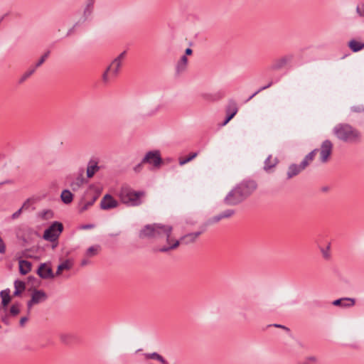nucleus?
<instances>
[{"label": "nucleus", "mask_w": 364, "mask_h": 364, "mask_svg": "<svg viewBox=\"0 0 364 364\" xmlns=\"http://www.w3.org/2000/svg\"><path fill=\"white\" fill-rule=\"evenodd\" d=\"M173 232V227L168 225L161 223H154L146 225L139 232L141 238H154L161 235L162 233L166 236V243L168 245L169 241L173 242V246L177 245L176 241L171 239V234Z\"/></svg>", "instance_id": "f257e3e1"}, {"label": "nucleus", "mask_w": 364, "mask_h": 364, "mask_svg": "<svg viewBox=\"0 0 364 364\" xmlns=\"http://www.w3.org/2000/svg\"><path fill=\"white\" fill-rule=\"evenodd\" d=\"M336 137L348 143H358L361 140L360 132L348 124H340L333 129Z\"/></svg>", "instance_id": "f03ea898"}, {"label": "nucleus", "mask_w": 364, "mask_h": 364, "mask_svg": "<svg viewBox=\"0 0 364 364\" xmlns=\"http://www.w3.org/2000/svg\"><path fill=\"white\" fill-rule=\"evenodd\" d=\"M145 194L144 191H135L129 187H122L119 196L123 203L128 205L137 206L141 204V198Z\"/></svg>", "instance_id": "7ed1b4c3"}, {"label": "nucleus", "mask_w": 364, "mask_h": 364, "mask_svg": "<svg viewBox=\"0 0 364 364\" xmlns=\"http://www.w3.org/2000/svg\"><path fill=\"white\" fill-rule=\"evenodd\" d=\"M63 230L61 223L54 222L43 234V238L46 240L52 242L51 247L53 249L57 247V240Z\"/></svg>", "instance_id": "20e7f679"}, {"label": "nucleus", "mask_w": 364, "mask_h": 364, "mask_svg": "<svg viewBox=\"0 0 364 364\" xmlns=\"http://www.w3.org/2000/svg\"><path fill=\"white\" fill-rule=\"evenodd\" d=\"M202 231H198L196 232L188 233L183 236H181L179 239H176L173 236V234H171V239L173 241L177 242V245L173 247V242L169 241L168 245L166 248H163L161 250H168L171 249L177 248L179 245H188L191 244H193L196 242L198 237L201 235Z\"/></svg>", "instance_id": "39448f33"}, {"label": "nucleus", "mask_w": 364, "mask_h": 364, "mask_svg": "<svg viewBox=\"0 0 364 364\" xmlns=\"http://www.w3.org/2000/svg\"><path fill=\"white\" fill-rule=\"evenodd\" d=\"M142 163L149 164L154 168H158L162 164V159L161 157L160 151L156 150L147 152L142 159Z\"/></svg>", "instance_id": "423d86ee"}, {"label": "nucleus", "mask_w": 364, "mask_h": 364, "mask_svg": "<svg viewBox=\"0 0 364 364\" xmlns=\"http://www.w3.org/2000/svg\"><path fill=\"white\" fill-rule=\"evenodd\" d=\"M245 198V196L242 193L241 190L237 186L232 189L225 197V202L228 205H234L242 202Z\"/></svg>", "instance_id": "0eeeda50"}, {"label": "nucleus", "mask_w": 364, "mask_h": 364, "mask_svg": "<svg viewBox=\"0 0 364 364\" xmlns=\"http://www.w3.org/2000/svg\"><path fill=\"white\" fill-rule=\"evenodd\" d=\"M121 65L122 63H120V62L117 60H113L102 75L103 81L105 82H107L109 81V75H110V76L112 77H117L119 72Z\"/></svg>", "instance_id": "6e6552de"}, {"label": "nucleus", "mask_w": 364, "mask_h": 364, "mask_svg": "<svg viewBox=\"0 0 364 364\" xmlns=\"http://www.w3.org/2000/svg\"><path fill=\"white\" fill-rule=\"evenodd\" d=\"M47 298L48 296L44 291L34 289L31 295V299L30 301H28L27 304L28 313L30 312L33 305L43 302L46 301Z\"/></svg>", "instance_id": "1a4fd4ad"}, {"label": "nucleus", "mask_w": 364, "mask_h": 364, "mask_svg": "<svg viewBox=\"0 0 364 364\" xmlns=\"http://www.w3.org/2000/svg\"><path fill=\"white\" fill-rule=\"evenodd\" d=\"M333 150V144L330 140H325L321 145L320 148V159L322 163L328 161Z\"/></svg>", "instance_id": "9d476101"}, {"label": "nucleus", "mask_w": 364, "mask_h": 364, "mask_svg": "<svg viewBox=\"0 0 364 364\" xmlns=\"http://www.w3.org/2000/svg\"><path fill=\"white\" fill-rule=\"evenodd\" d=\"M119 203L113 196L106 194L100 201V208L102 210H110L118 207Z\"/></svg>", "instance_id": "9b49d317"}, {"label": "nucleus", "mask_w": 364, "mask_h": 364, "mask_svg": "<svg viewBox=\"0 0 364 364\" xmlns=\"http://www.w3.org/2000/svg\"><path fill=\"white\" fill-rule=\"evenodd\" d=\"M238 111L237 105L235 102L230 100L228 102V105H227L225 108V112L227 114V117L224 122L223 123V126L226 125L228 122L233 118V117L237 114Z\"/></svg>", "instance_id": "f8f14e48"}, {"label": "nucleus", "mask_w": 364, "mask_h": 364, "mask_svg": "<svg viewBox=\"0 0 364 364\" xmlns=\"http://www.w3.org/2000/svg\"><path fill=\"white\" fill-rule=\"evenodd\" d=\"M237 187L241 190L243 196L247 198L257 188V183L252 181H247L239 185Z\"/></svg>", "instance_id": "ddd939ff"}, {"label": "nucleus", "mask_w": 364, "mask_h": 364, "mask_svg": "<svg viewBox=\"0 0 364 364\" xmlns=\"http://www.w3.org/2000/svg\"><path fill=\"white\" fill-rule=\"evenodd\" d=\"M37 274L42 279L53 278L54 274L53 273L52 269L47 266L46 264H41L38 270Z\"/></svg>", "instance_id": "4468645a"}, {"label": "nucleus", "mask_w": 364, "mask_h": 364, "mask_svg": "<svg viewBox=\"0 0 364 364\" xmlns=\"http://www.w3.org/2000/svg\"><path fill=\"white\" fill-rule=\"evenodd\" d=\"M355 304V300L353 298H342L333 301V304L341 306L342 307H351Z\"/></svg>", "instance_id": "2eb2a0df"}, {"label": "nucleus", "mask_w": 364, "mask_h": 364, "mask_svg": "<svg viewBox=\"0 0 364 364\" xmlns=\"http://www.w3.org/2000/svg\"><path fill=\"white\" fill-rule=\"evenodd\" d=\"M0 296L1 298V306L2 309L6 311V307L11 300L10 296V290L9 289L2 290L0 292Z\"/></svg>", "instance_id": "dca6fc26"}, {"label": "nucleus", "mask_w": 364, "mask_h": 364, "mask_svg": "<svg viewBox=\"0 0 364 364\" xmlns=\"http://www.w3.org/2000/svg\"><path fill=\"white\" fill-rule=\"evenodd\" d=\"M234 213H235V211L233 210H231V209L227 210L225 212L221 213L219 215L213 217L210 220V223H218V221H220L222 219L230 218L232 215H234Z\"/></svg>", "instance_id": "f3484780"}, {"label": "nucleus", "mask_w": 364, "mask_h": 364, "mask_svg": "<svg viewBox=\"0 0 364 364\" xmlns=\"http://www.w3.org/2000/svg\"><path fill=\"white\" fill-rule=\"evenodd\" d=\"M19 272L21 274H26L31 269V263L28 261L19 259Z\"/></svg>", "instance_id": "a211bd4d"}, {"label": "nucleus", "mask_w": 364, "mask_h": 364, "mask_svg": "<svg viewBox=\"0 0 364 364\" xmlns=\"http://www.w3.org/2000/svg\"><path fill=\"white\" fill-rule=\"evenodd\" d=\"M302 170H304V168H301V164L299 166H298L296 164H291L289 167V171L287 172L288 178H292L293 176L297 175Z\"/></svg>", "instance_id": "6ab92c4d"}, {"label": "nucleus", "mask_w": 364, "mask_h": 364, "mask_svg": "<svg viewBox=\"0 0 364 364\" xmlns=\"http://www.w3.org/2000/svg\"><path fill=\"white\" fill-rule=\"evenodd\" d=\"M318 151V149H314L312 151H311L306 156L303 161L301 163V168L304 169L309 164V163L313 161L315 154Z\"/></svg>", "instance_id": "aec40b11"}, {"label": "nucleus", "mask_w": 364, "mask_h": 364, "mask_svg": "<svg viewBox=\"0 0 364 364\" xmlns=\"http://www.w3.org/2000/svg\"><path fill=\"white\" fill-rule=\"evenodd\" d=\"M15 291L14 292V296H19L26 288V284L20 280H16L14 282Z\"/></svg>", "instance_id": "412c9836"}, {"label": "nucleus", "mask_w": 364, "mask_h": 364, "mask_svg": "<svg viewBox=\"0 0 364 364\" xmlns=\"http://www.w3.org/2000/svg\"><path fill=\"white\" fill-rule=\"evenodd\" d=\"M100 169V167L97 166L96 162L90 163L87 168V176L88 178H92L95 172H97Z\"/></svg>", "instance_id": "4be33fe9"}, {"label": "nucleus", "mask_w": 364, "mask_h": 364, "mask_svg": "<svg viewBox=\"0 0 364 364\" xmlns=\"http://www.w3.org/2000/svg\"><path fill=\"white\" fill-rule=\"evenodd\" d=\"M60 198L64 203L69 204L73 201V195L70 191L64 190L61 193Z\"/></svg>", "instance_id": "5701e85b"}, {"label": "nucleus", "mask_w": 364, "mask_h": 364, "mask_svg": "<svg viewBox=\"0 0 364 364\" xmlns=\"http://www.w3.org/2000/svg\"><path fill=\"white\" fill-rule=\"evenodd\" d=\"M187 63H188V58H186V55H183L176 65L177 73H180L184 71L186 68Z\"/></svg>", "instance_id": "b1692460"}, {"label": "nucleus", "mask_w": 364, "mask_h": 364, "mask_svg": "<svg viewBox=\"0 0 364 364\" xmlns=\"http://www.w3.org/2000/svg\"><path fill=\"white\" fill-rule=\"evenodd\" d=\"M277 163L278 160L277 158L273 157L272 156H269L267 159L265 160L264 169H270L274 167Z\"/></svg>", "instance_id": "393cba45"}, {"label": "nucleus", "mask_w": 364, "mask_h": 364, "mask_svg": "<svg viewBox=\"0 0 364 364\" xmlns=\"http://www.w3.org/2000/svg\"><path fill=\"white\" fill-rule=\"evenodd\" d=\"M348 46L353 52H358L364 48V43L352 40L348 43Z\"/></svg>", "instance_id": "a878e982"}, {"label": "nucleus", "mask_w": 364, "mask_h": 364, "mask_svg": "<svg viewBox=\"0 0 364 364\" xmlns=\"http://www.w3.org/2000/svg\"><path fill=\"white\" fill-rule=\"evenodd\" d=\"M85 182L83 178V171L80 173V176H78L76 180L71 183V187L73 191L79 188Z\"/></svg>", "instance_id": "bb28decb"}, {"label": "nucleus", "mask_w": 364, "mask_h": 364, "mask_svg": "<svg viewBox=\"0 0 364 364\" xmlns=\"http://www.w3.org/2000/svg\"><path fill=\"white\" fill-rule=\"evenodd\" d=\"M97 254V252H86L85 257L81 260L80 264L81 266H85L90 263V259L95 257Z\"/></svg>", "instance_id": "cd10ccee"}, {"label": "nucleus", "mask_w": 364, "mask_h": 364, "mask_svg": "<svg viewBox=\"0 0 364 364\" xmlns=\"http://www.w3.org/2000/svg\"><path fill=\"white\" fill-rule=\"evenodd\" d=\"M72 264L69 261H65L60 264L58 267L56 274L60 275L63 270L70 269Z\"/></svg>", "instance_id": "c85d7f7f"}, {"label": "nucleus", "mask_w": 364, "mask_h": 364, "mask_svg": "<svg viewBox=\"0 0 364 364\" xmlns=\"http://www.w3.org/2000/svg\"><path fill=\"white\" fill-rule=\"evenodd\" d=\"M198 155L197 152H193L191 153L188 156L185 158H180L179 159V164L181 166H183L184 164H187L188 162L192 161L193 159H195Z\"/></svg>", "instance_id": "c756f323"}, {"label": "nucleus", "mask_w": 364, "mask_h": 364, "mask_svg": "<svg viewBox=\"0 0 364 364\" xmlns=\"http://www.w3.org/2000/svg\"><path fill=\"white\" fill-rule=\"evenodd\" d=\"M19 312H20V305L18 304H14L11 306L10 313L12 315L16 316V315L18 314Z\"/></svg>", "instance_id": "7c9ffc66"}, {"label": "nucleus", "mask_w": 364, "mask_h": 364, "mask_svg": "<svg viewBox=\"0 0 364 364\" xmlns=\"http://www.w3.org/2000/svg\"><path fill=\"white\" fill-rule=\"evenodd\" d=\"M50 54V51H47L39 60V61L36 63V67L40 66L43 63V62L46 60V59L48 58V56Z\"/></svg>", "instance_id": "2f4dec72"}, {"label": "nucleus", "mask_w": 364, "mask_h": 364, "mask_svg": "<svg viewBox=\"0 0 364 364\" xmlns=\"http://www.w3.org/2000/svg\"><path fill=\"white\" fill-rule=\"evenodd\" d=\"M145 357L146 358L158 360L159 358H160V355L158 354L157 353H149V354H145Z\"/></svg>", "instance_id": "473e14b6"}, {"label": "nucleus", "mask_w": 364, "mask_h": 364, "mask_svg": "<svg viewBox=\"0 0 364 364\" xmlns=\"http://www.w3.org/2000/svg\"><path fill=\"white\" fill-rule=\"evenodd\" d=\"M93 205V201H88L87 203H85L81 208H80V212H83L85 210H86L90 206L92 205Z\"/></svg>", "instance_id": "72a5a7b5"}, {"label": "nucleus", "mask_w": 364, "mask_h": 364, "mask_svg": "<svg viewBox=\"0 0 364 364\" xmlns=\"http://www.w3.org/2000/svg\"><path fill=\"white\" fill-rule=\"evenodd\" d=\"M125 55H126V51H124L122 52V53H120L115 59H114L113 60H117L119 62H120V63H122L123 59L125 57Z\"/></svg>", "instance_id": "f704fd0d"}, {"label": "nucleus", "mask_w": 364, "mask_h": 364, "mask_svg": "<svg viewBox=\"0 0 364 364\" xmlns=\"http://www.w3.org/2000/svg\"><path fill=\"white\" fill-rule=\"evenodd\" d=\"M31 204V199H27L23 204L21 208L22 209H28Z\"/></svg>", "instance_id": "c9c22d12"}, {"label": "nucleus", "mask_w": 364, "mask_h": 364, "mask_svg": "<svg viewBox=\"0 0 364 364\" xmlns=\"http://www.w3.org/2000/svg\"><path fill=\"white\" fill-rule=\"evenodd\" d=\"M22 208H21L20 209H18L16 212H15L13 215H12V218L13 219H16L17 218L19 217V215L21 214V212H22Z\"/></svg>", "instance_id": "e433bc0d"}, {"label": "nucleus", "mask_w": 364, "mask_h": 364, "mask_svg": "<svg viewBox=\"0 0 364 364\" xmlns=\"http://www.w3.org/2000/svg\"><path fill=\"white\" fill-rule=\"evenodd\" d=\"M307 362H309V363L312 364V363H316L317 361V359L316 357L314 356H311V357H309L307 359H306Z\"/></svg>", "instance_id": "4c0bfd02"}, {"label": "nucleus", "mask_w": 364, "mask_h": 364, "mask_svg": "<svg viewBox=\"0 0 364 364\" xmlns=\"http://www.w3.org/2000/svg\"><path fill=\"white\" fill-rule=\"evenodd\" d=\"M272 85V83L270 82L269 85H267V86L265 87H263L262 88H261L259 90L257 91L256 92H255L252 96L250 97V100L252 99L253 97H255L260 90H264L269 87H270V85Z\"/></svg>", "instance_id": "58836bf2"}, {"label": "nucleus", "mask_w": 364, "mask_h": 364, "mask_svg": "<svg viewBox=\"0 0 364 364\" xmlns=\"http://www.w3.org/2000/svg\"><path fill=\"white\" fill-rule=\"evenodd\" d=\"M323 257L328 259L331 257V252H323Z\"/></svg>", "instance_id": "ea45409f"}, {"label": "nucleus", "mask_w": 364, "mask_h": 364, "mask_svg": "<svg viewBox=\"0 0 364 364\" xmlns=\"http://www.w3.org/2000/svg\"><path fill=\"white\" fill-rule=\"evenodd\" d=\"M144 164V163H142V161H141L140 164H139L137 166H136L134 167V171H135L136 172H139V171H141V166H142V164Z\"/></svg>", "instance_id": "a19ab883"}, {"label": "nucleus", "mask_w": 364, "mask_h": 364, "mask_svg": "<svg viewBox=\"0 0 364 364\" xmlns=\"http://www.w3.org/2000/svg\"><path fill=\"white\" fill-rule=\"evenodd\" d=\"M6 246L4 243L3 240L0 237V250H5Z\"/></svg>", "instance_id": "79ce46f5"}, {"label": "nucleus", "mask_w": 364, "mask_h": 364, "mask_svg": "<svg viewBox=\"0 0 364 364\" xmlns=\"http://www.w3.org/2000/svg\"><path fill=\"white\" fill-rule=\"evenodd\" d=\"M28 321V318L24 316L20 319V325L23 326L24 323Z\"/></svg>", "instance_id": "37998d69"}, {"label": "nucleus", "mask_w": 364, "mask_h": 364, "mask_svg": "<svg viewBox=\"0 0 364 364\" xmlns=\"http://www.w3.org/2000/svg\"><path fill=\"white\" fill-rule=\"evenodd\" d=\"M157 360L161 362L162 364H166V361L164 359V358L161 355H160V358H159Z\"/></svg>", "instance_id": "c03bdc74"}, {"label": "nucleus", "mask_w": 364, "mask_h": 364, "mask_svg": "<svg viewBox=\"0 0 364 364\" xmlns=\"http://www.w3.org/2000/svg\"><path fill=\"white\" fill-rule=\"evenodd\" d=\"M274 326L277 327V328H282L286 329L287 331H289L288 328H287V327H285L284 326H282V325L275 324Z\"/></svg>", "instance_id": "a18cd8bd"}, {"label": "nucleus", "mask_w": 364, "mask_h": 364, "mask_svg": "<svg viewBox=\"0 0 364 364\" xmlns=\"http://www.w3.org/2000/svg\"><path fill=\"white\" fill-rule=\"evenodd\" d=\"M192 52H193V51H192V50H191V48H187V49L186 50V51H185L186 55H191V54H192Z\"/></svg>", "instance_id": "49530a36"}, {"label": "nucleus", "mask_w": 364, "mask_h": 364, "mask_svg": "<svg viewBox=\"0 0 364 364\" xmlns=\"http://www.w3.org/2000/svg\"><path fill=\"white\" fill-rule=\"evenodd\" d=\"M203 97L206 100H210V96L208 94L203 95Z\"/></svg>", "instance_id": "de8ad7c7"}, {"label": "nucleus", "mask_w": 364, "mask_h": 364, "mask_svg": "<svg viewBox=\"0 0 364 364\" xmlns=\"http://www.w3.org/2000/svg\"><path fill=\"white\" fill-rule=\"evenodd\" d=\"M97 196H94L92 198V199L91 200V201H93V203H94L95 202V200H97Z\"/></svg>", "instance_id": "09e8293b"}, {"label": "nucleus", "mask_w": 364, "mask_h": 364, "mask_svg": "<svg viewBox=\"0 0 364 364\" xmlns=\"http://www.w3.org/2000/svg\"><path fill=\"white\" fill-rule=\"evenodd\" d=\"M97 196H94L92 198V199L91 200V201H93V203H94L95 202V200H97Z\"/></svg>", "instance_id": "8fccbe9b"}, {"label": "nucleus", "mask_w": 364, "mask_h": 364, "mask_svg": "<svg viewBox=\"0 0 364 364\" xmlns=\"http://www.w3.org/2000/svg\"><path fill=\"white\" fill-rule=\"evenodd\" d=\"M47 214L51 215V213L50 211H47L44 213V216Z\"/></svg>", "instance_id": "3c124183"}, {"label": "nucleus", "mask_w": 364, "mask_h": 364, "mask_svg": "<svg viewBox=\"0 0 364 364\" xmlns=\"http://www.w3.org/2000/svg\"><path fill=\"white\" fill-rule=\"evenodd\" d=\"M300 364H311L309 363V362H307V360H306L304 362L300 363Z\"/></svg>", "instance_id": "603ef678"}, {"label": "nucleus", "mask_w": 364, "mask_h": 364, "mask_svg": "<svg viewBox=\"0 0 364 364\" xmlns=\"http://www.w3.org/2000/svg\"><path fill=\"white\" fill-rule=\"evenodd\" d=\"M28 279L31 280V281H33V279H34V277H29Z\"/></svg>", "instance_id": "864d4df0"}, {"label": "nucleus", "mask_w": 364, "mask_h": 364, "mask_svg": "<svg viewBox=\"0 0 364 364\" xmlns=\"http://www.w3.org/2000/svg\"><path fill=\"white\" fill-rule=\"evenodd\" d=\"M28 279L31 280V281H33V279H34V277H29Z\"/></svg>", "instance_id": "5fc2aeb1"}, {"label": "nucleus", "mask_w": 364, "mask_h": 364, "mask_svg": "<svg viewBox=\"0 0 364 364\" xmlns=\"http://www.w3.org/2000/svg\"><path fill=\"white\" fill-rule=\"evenodd\" d=\"M87 250L91 251V250H94V249H93V247H90Z\"/></svg>", "instance_id": "6e6d98bb"}, {"label": "nucleus", "mask_w": 364, "mask_h": 364, "mask_svg": "<svg viewBox=\"0 0 364 364\" xmlns=\"http://www.w3.org/2000/svg\"><path fill=\"white\" fill-rule=\"evenodd\" d=\"M357 11H358V13L360 12L359 8H357Z\"/></svg>", "instance_id": "4d7b16f0"}, {"label": "nucleus", "mask_w": 364, "mask_h": 364, "mask_svg": "<svg viewBox=\"0 0 364 364\" xmlns=\"http://www.w3.org/2000/svg\"><path fill=\"white\" fill-rule=\"evenodd\" d=\"M359 14H360V16H363V12H360V13H359Z\"/></svg>", "instance_id": "13d9d810"}, {"label": "nucleus", "mask_w": 364, "mask_h": 364, "mask_svg": "<svg viewBox=\"0 0 364 364\" xmlns=\"http://www.w3.org/2000/svg\"><path fill=\"white\" fill-rule=\"evenodd\" d=\"M119 232L118 233H116V234H112V235H118Z\"/></svg>", "instance_id": "bf43d9fd"}, {"label": "nucleus", "mask_w": 364, "mask_h": 364, "mask_svg": "<svg viewBox=\"0 0 364 364\" xmlns=\"http://www.w3.org/2000/svg\"><path fill=\"white\" fill-rule=\"evenodd\" d=\"M1 184H3V183H0V185H1Z\"/></svg>", "instance_id": "052dcab7"}]
</instances>
